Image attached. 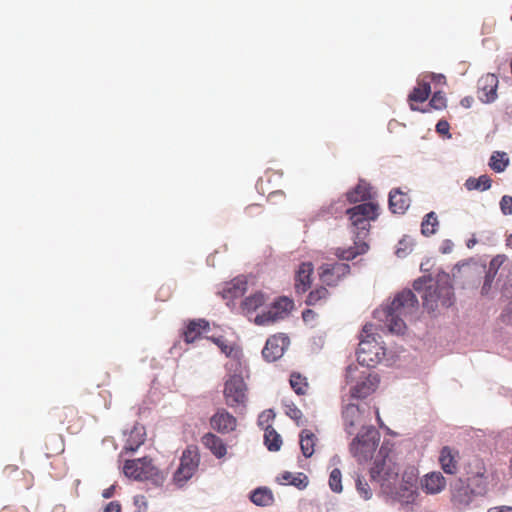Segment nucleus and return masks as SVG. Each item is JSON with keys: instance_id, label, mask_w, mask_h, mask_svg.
I'll use <instances>...</instances> for the list:
<instances>
[{"instance_id": "nucleus-1", "label": "nucleus", "mask_w": 512, "mask_h": 512, "mask_svg": "<svg viewBox=\"0 0 512 512\" xmlns=\"http://www.w3.org/2000/svg\"><path fill=\"white\" fill-rule=\"evenodd\" d=\"M346 215L355 234V246L348 249H339L337 256L343 260H352L368 250V244L364 239L369 234L371 222L375 221L379 215V205L374 202L360 203L347 209Z\"/></svg>"}, {"instance_id": "nucleus-2", "label": "nucleus", "mask_w": 512, "mask_h": 512, "mask_svg": "<svg viewBox=\"0 0 512 512\" xmlns=\"http://www.w3.org/2000/svg\"><path fill=\"white\" fill-rule=\"evenodd\" d=\"M417 308L418 299L411 290L398 293L391 304L383 310L389 331L397 335L403 334L406 330L404 318L414 314Z\"/></svg>"}, {"instance_id": "nucleus-3", "label": "nucleus", "mask_w": 512, "mask_h": 512, "mask_svg": "<svg viewBox=\"0 0 512 512\" xmlns=\"http://www.w3.org/2000/svg\"><path fill=\"white\" fill-rule=\"evenodd\" d=\"M346 378L348 383L354 382L350 387V395L356 399H365L373 394L380 382L378 374L367 368L359 370L357 366L348 367Z\"/></svg>"}, {"instance_id": "nucleus-4", "label": "nucleus", "mask_w": 512, "mask_h": 512, "mask_svg": "<svg viewBox=\"0 0 512 512\" xmlns=\"http://www.w3.org/2000/svg\"><path fill=\"white\" fill-rule=\"evenodd\" d=\"M423 306L430 312L437 308H448L453 304V287L447 279L438 280L426 287L422 295Z\"/></svg>"}, {"instance_id": "nucleus-5", "label": "nucleus", "mask_w": 512, "mask_h": 512, "mask_svg": "<svg viewBox=\"0 0 512 512\" xmlns=\"http://www.w3.org/2000/svg\"><path fill=\"white\" fill-rule=\"evenodd\" d=\"M380 440L379 432L373 427H363L350 444V453L358 462H366L373 454Z\"/></svg>"}, {"instance_id": "nucleus-6", "label": "nucleus", "mask_w": 512, "mask_h": 512, "mask_svg": "<svg viewBox=\"0 0 512 512\" xmlns=\"http://www.w3.org/2000/svg\"><path fill=\"white\" fill-rule=\"evenodd\" d=\"M371 329V324H366L363 327L361 335L362 338L357 349V361L367 369L375 366L384 355L383 348L375 341V339H369Z\"/></svg>"}, {"instance_id": "nucleus-7", "label": "nucleus", "mask_w": 512, "mask_h": 512, "mask_svg": "<svg viewBox=\"0 0 512 512\" xmlns=\"http://www.w3.org/2000/svg\"><path fill=\"white\" fill-rule=\"evenodd\" d=\"M223 396L227 406L244 407L248 400V387L242 375L231 374L224 382Z\"/></svg>"}, {"instance_id": "nucleus-8", "label": "nucleus", "mask_w": 512, "mask_h": 512, "mask_svg": "<svg viewBox=\"0 0 512 512\" xmlns=\"http://www.w3.org/2000/svg\"><path fill=\"white\" fill-rule=\"evenodd\" d=\"M200 455L196 448H187L183 451L180 464L174 473L173 479L178 486H183L197 471Z\"/></svg>"}, {"instance_id": "nucleus-9", "label": "nucleus", "mask_w": 512, "mask_h": 512, "mask_svg": "<svg viewBox=\"0 0 512 512\" xmlns=\"http://www.w3.org/2000/svg\"><path fill=\"white\" fill-rule=\"evenodd\" d=\"M294 308V301L288 297L278 298L268 311L255 317V324L264 326L284 319Z\"/></svg>"}, {"instance_id": "nucleus-10", "label": "nucleus", "mask_w": 512, "mask_h": 512, "mask_svg": "<svg viewBox=\"0 0 512 512\" xmlns=\"http://www.w3.org/2000/svg\"><path fill=\"white\" fill-rule=\"evenodd\" d=\"M124 474L135 480H147L156 474V468L152 464V460L143 457L134 460H127L123 467Z\"/></svg>"}, {"instance_id": "nucleus-11", "label": "nucleus", "mask_w": 512, "mask_h": 512, "mask_svg": "<svg viewBox=\"0 0 512 512\" xmlns=\"http://www.w3.org/2000/svg\"><path fill=\"white\" fill-rule=\"evenodd\" d=\"M349 273L350 266L347 263H325L319 268V278L327 286H336Z\"/></svg>"}, {"instance_id": "nucleus-12", "label": "nucleus", "mask_w": 512, "mask_h": 512, "mask_svg": "<svg viewBox=\"0 0 512 512\" xmlns=\"http://www.w3.org/2000/svg\"><path fill=\"white\" fill-rule=\"evenodd\" d=\"M289 338L284 334L273 335L267 339L262 350L263 357L270 362L281 358L289 346Z\"/></svg>"}, {"instance_id": "nucleus-13", "label": "nucleus", "mask_w": 512, "mask_h": 512, "mask_svg": "<svg viewBox=\"0 0 512 512\" xmlns=\"http://www.w3.org/2000/svg\"><path fill=\"white\" fill-rule=\"evenodd\" d=\"M373 481L378 482L383 488H391L398 479V472L387 466L386 461L376 462L370 470Z\"/></svg>"}, {"instance_id": "nucleus-14", "label": "nucleus", "mask_w": 512, "mask_h": 512, "mask_svg": "<svg viewBox=\"0 0 512 512\" xmlns=\"http://www.w3.org/2000/svg\"><path fill=\"white\" fill-rule=\"evenodd\" d=\"M210 426L220 434H228L236 429L237 419L227 410L221 408L210 418Z\"/></svg>"}, {"instance_id": "nucleus-15", "label": "nucleus", "mask_w": 512, "mask_h": 512, "mask_svg": "<svg viewBox=\"0 0 512 512\" xmlns=\"http://www.w3.org/2000/svg\"><path fill=\"white\" fill-rule=\"evenodd\" d=\"M498 83L497 76L492 73H487L478 80V97L483 103H491L497 98Z\"/></svg>"}, {"instance_id": "nucleus-16", "label": "nucleus", "mask_w": 512, "mask_h": 512, "mask_svg": "<svg viewBox=\"0 0 512 512\" xmlns=\"http://www.w3.org/2000/svg\"><path fill=\"white\" fill-rule=\"evenodd\" d=\"M475 492L469 485L460 483L452 490L451 502L457 511H463L472 503Z\"/></svg>"}, {"instance_id": "nucleus-17", "label": "nucleus", "mask_w": 512, "mask_h": 512, "mask_svg": "<svg viewBox=\"0 0 512 512\" xmlns=\"http://www.w3.org/2000/svg\"><path fill=\"white\" fill-rule=\"evenodd\" d=\"M54 417L60 424L67 425L66 429L71 434L76 433L80 428V417L75 407L66 406L56 409Z\"/></svg>"}, {"instance_id": "nucleus-18", "label": "nucleus", "mask_w": 512, "mask_h": 512, "mask_svg": "<svg viewBox=\"0 0 512 512\" xmlns=\"http://www.w3.org/2000/svg\"><path fill=\"white\" fill-rule=\"evenodd\" d=\"M342 417L344 421V427L347 433L353 434L354 430L358 426L366 427L364 425V416L360 407L355 404H348L345 406L342 412Z\"/></svg>"}, {"instance_id": "nucleus-19", "label": "nucleus", "mask_w": 512, "mask_h": 512, "mask_svg": "<svg viewBox=\"0 0 512 512\" xmlns=\"http://www.w3.org/2000/svg\"><path fill=\"white\" fill-rule=\"evenodd\" d=\"M460 459L459 451L450 446H444L439 453V464L446 474H456Z\"/></svg>"}, {"instance_id": "nucleus-20", "label": "nucleus", "mask_w": 512, "mask_h": 512, "mask_svg": "<svg viewBox=\"0 0 512 512\" xmlns=\"http://www.w3.org/2000/svg\"><path fill=\"white\" fill-rule=\"evenodd\" d=\"M314 268L311 262H303L299 265L295 275L294 288L297 294H304L311 287Z\"/></svg>"}, {"instance_id": "nucleus-21", "label": "nucleus", "mask_w": 512, "mask_h": 512, "mask_svg": "<svg viewBox=\"0 0 512 512\" xmlns=\"http://www.w3.org/2000/svg\"><path fill=\"white\" fill-rule=\"evenodd\" d=\"M420 485L425 493L437 494L446 487V479L440 472L434 471L424 475Z\"/></svg>"}, {"instance_id": "nucleus-22", "label": "nucleus", "mask_w": 512, "mask_h": 512, "mask_svg": "<svg viewBox=\"0 0 512 512\" xmlns=\"http://www.w3.org/2000/svg\"><path fill=\"white\" fill-rule=\"evenodd\" d=\"M201 443L218 459L225 457L227 454V446L224 441L211 432L202 436Z\"/></svg>"}, {"instance_id": "nucleus-23", "label": "nucleus", "mask_w": 512, "mask_h": 512, "mask_svg": "<svg viewBox=\"0 0 512 512\" xmlns=\"http://www.w3.org/2000/svg\"><path fill=\"white\" fill-rule=\"evenodd\" d=\"M410 206V198L401 189L395 188L389 193V208L394 214H403Z\"/></svg>"}, {"instance_id": "nucleus-24", "label": "nucleus", "mask_w": 512, "mask_h": 512, "mask_svg": "<svg viewBox=\"0 0 512 512\" xmlns=\"http://www.w3.org/2000/svg\"><path fill=\"white\" fill-rule=\"evenodd\" d=\"M505 259L506 258L504 255H497L490 261L488 270L485 275V280L481 289V293L483 295L488 294L489 291L491 290L495 276L501 265L504 263Z\"/></svg>"}, {"instance_id": "nucleus-25", "label": "nucleus", "mask_w": 512, "mask_h": 512, "mask_svg": "<svg viewBox=\"0 0 512 512\" xmlns=\"http://www.w3.org/2000/svg\"><path fill=\"white\" fill-rule=\"evenodd\" d=\"M209 329V322L204 319L192 320L188 323L183 332V337L186 343H193L196 341L203 331Z\"/></svg>"}, {"instance_id": "nucleus-26", "label": "nucleus", "mask_w": 512, "mask_h": 512, "mask_svg": "<svg viewBox=\"0 0 512 512\" xmlns=\"http://www.w3.org/2000/svg\"><path fill=\"white\" fill-rule=\"evenodd\" d=\"M431 93V87L430 84L425 80H419L417 82V86L414 87L412 92L408 96V101L410 103V108L413 111L419 110L417 107L414 106V102H424L428 99L429 95Z\"/></svg>"}, {"instance_id": "nucleus-27", "label": "nucleus", "mask_w": 512, "mask_h": 512, "mask_svg": "<svg viewBox=\"0 0 512 512\" xmlns=\"http://www.w3.org/2000/svg\"><path fill=\"white\" fill-rule=\"evenodd\" d=\"M347 200L350 203H367L371 198V187L368 183L360 181L352 190L346 194Z\"/></svg>"}, {"instance_id": "nucleus-28", "label": "nucleus", "mask_w": 512, "mask_h": 512, "mask_svg": "<svg viewBox=\"0 0 512 512\" xmlns=\"http://www.w3.org/2000/svg\"><path fill=\"white\" fill-rule=\"evenodd\" d=\"M145 436L146 433L144 427H133L126 437L124 450L135 452L144 443Z\"/></svg>"}, {"instance_id": "nucleus-29", "label": "nucleus", "mask_w": 512, "mask_h": 512, "mask_svg": "<svg viewBox=\"0 0 512 512\" xmlns=\"http://www.w3.org/2000/svg\"><path fill=\"white\" fill-rule=\"evenodd\" d=\"M278 480L282 484L293 485L298 489H304L308 485V477L304 473H291L284 472L278 477Z\"/></svg>"}, {"instance_id": "nucleus-30", "label": "nucleus", "mask_w": 512, "mask_h": 512, "mask_svg": "<svg viewBox=\"0 0 512 512\" xmlns=\"http://www.w3.org/2000/svg\"><path fill=\"white\" fill-rule=\"evenodd\" d=\"M266 299L262 292H256L246 297L241 303V309L245 314L255 312L259 307L264 305Z\"/></svg>"}, {"instance_id": "nucleus-31", "label": "nucleus", "mask_w": 512, "mask_h": 512, "mask_svg": "<svg viewBox=\"0 0 512 512\" xmlns=\"http://www.w3.org/2000/svg\"><path fill=\"white\" fill-rule=\"evenodd\" d=\"M250 500L257 506H270L274 502V497L270 489L260 487L251 493Z\"/></svg>"}, {"instance_id": "nucleus-32", "label": "nucleus", "mask_w": 512, "mask_h": 512, "mask_svg": "<svg viewBox=\"0 0 512 512\" xmlns=\"http://www.w3.org/2000/svg\"><path fill=\"white\" fill-rule=\"evenodd\" d=\"M316 436L313 432L305 429L300 434V447L303 455L306 458L311 457L314 454V447L316 443Z\"/></svg>"}, {"instance_id": "nucleus-33", "label": "nucleus", "mask_w": 512, "mask_h": 512, "mask_svg": "<svg viewBox=\"0 0 512 512\" xmlns=\"http://www.w3.org/2000/svg\"><path fill=\"white\" fill-rule=\"evenodd\" d=\"M491 185H492V180L486 174H483L478 178L469 177L465 181V184H464L465 188L468 191H472V190L486 191V190L490 189Z\"/></svg>"}, {"instance_id": "nucleus-34", "label": "nucleus", "mask_w": 512, "mask_h": 512, "mask_svg": "<svg viewBox=\"0 0 512 512\" xmlns=\"http://www.w3.org/2000/svg\"><path fill=\"white\" fill-rule=\"evenodd\" d=\"M246 290V282L243 280L235 279L234 281L227 284L223 289L224 298H238L244 294Z\"/></svg>"}, {"instance_id": "nucleus-35", "label": "nucleus", "mask_w": 512, "mask_h": 512, "mask_svg": "<svg viewBox=\"0 0 512 512\" xmlns=\"http://www.w3.org/2000/svg\"><path fill=\"white\" fill-rule=\"evenodd\" d=\"M290 386L298 395H306L309 390V383L307 378L298 372H293L290 375Z\"/></svg>"}, {"instance_id": "nucleus-36", "label": "nucleus", "mask_w": 512, "mask_h": 512, "mask_svg": "<svg viewBox=\"0 0 512 512\" xmlns=\"http://www.w3.org/2000/svg\"><path fill=\"white\" fill-rule=\"evenodd\" d=\"M329 297V291L327 288L320 286L316 287L308 294L305 303L308 306L321 305L327 301Z\"/></svg>"}, {"instance_id": "nucleus-37", "label": "nucleus", "mask_w": 512, "mask_h": 512, "mask_svg": "<svg viewBox=\"0 0 512 512\" xmlns=\"http://www.w3.org/2000/svg\"><path fill=\"white\" fill-rule=\"evenodd\" d=\"M438 226V217L435 212L431 211L425 215L421 223V233L427 237L431 236L436 233Z\"/></svg>"}, {"instance_id": "nucleus-38", "label": "nucleus", "mask_w": 512, "mask_h": 512, "mask_svg": "<svg viewBox=\"0 0 512 512\" xmlns=\"http://www.w3.org/2000/svg\"><path fill=\"white\" fill-rule=\"evenodd\" d=\"M510 161L505 152L495 151L490 157L489 166L495 172H503L509 165Z\"/></svg>"}, {"instance_id": "nucleus-39", "label": "nucleus", "mask_w": 512, "mask_h": 512, "mask_svg": "<svg viewBox=\"0 0 512 512\" xmlns=\"http://www.w3.org/2000/svg\"><path fill=\"white\" fill-rule=\"evenodd\" d=\"M264 442L269 451H278L282 445L281 436L271 426L265 429Z\"/></svg>"}, {"instance_id": "nucleus-40", "label": "nucleus", "mask_w": 512, "mask_h": 512, "mask_svg": "<svg viewBox=\"0 0 512 512\" xmlns=\"http://www.w3.org/2000/svg\"><path fill=\"white\" fill-rule=\"evenodd\" d=\"M330 489L334 493H341L343 491L342 486V473L340 469L334 468L329 475V481H328Z\"/></svg>"}, {"instance_id": "nucleus-41", "label": "nucleus", "mask_w": 512, "mask_h": 512, "mask_svg": "<svg viewBox=\"0 0 512 512\" xmlns=\"http://www.w3.org/2000/svg\"><path fill=\"white\" fill-rule=\"evenodd\" d=\"M356 490L364 500H370L372 498L373 492L369 484L360 476L356 479Z\"/></svg>"}, {"instance_id": "nucleus-42", "label": "nucleus", "mask_w": 512, "mask_h": 512, "mask_svg": "<svg viewBox=\"0 0 512 512\" xmlns=\"http://www.w3.org/2000/svg\"><path fill=\"white\" fill-rule=\"evenodd\" d=\"M212 342L216 344L222 353H224L227 357L233 356V352L235 351V346L228 343L223 337L211 338Z\"/></svg>"}, {"instance_id": "nucleus-43", "label": "nucleus", "mask_w": 512, "mask_h": 512, "mask_svg": "<svg viewBox=\"0 0 512 512\" xmlns=\"http://www.w3.org/2000/svg\"><path fill=\"white\" fill-rule=\"evenodd\" d=\"M429 106L436 110H442L446 107V98L443 92L437 91L432 95Z\"/></svg>"}, {"instance_id": "nucleus-44", "label": "nucleus", "mask_w": 512, "mask_h": 512, "mask_svg": "<svg viewBox=\"0 0 512 512\" xmlns=\"http://www.w3.org/2000/svg\"><path fill=\"white\" fill-rule=\"evenodd\" d=\"M64 451V442L61 438L55 439V445L53 448H49L46 446V455L47 457H52L54 455H58Z\"/></svg>"}, {"instance_id": "nucleus-45", "label": "nucleus", "mask_w": 512, "mask_h": 512, "mask_svg": "<svg viewBox=\"0 0 512 512\" xmlns=\"http://www.w3.org/2000/svg\"><path fill=\"white\" fill-rule=\"evenodd\" d=\"M500 209L504 215L512 214V197L509 195H504L500 201Z\"/></svg>"}, {"instance_id": "nucleus-46", "label": "nucleus", "mask_w": 512, "mask_h": 512, "mask_svg": "<svg viewBox=\"0 0 512 512\" xmlns=\"http://www.w3.org/2000/svg\"><path fill=\"white\" fill-rule=\"evenodd\" d=\"M286 414L291 419L295 420L297 422V424H300V420L302 418V412L296 406H294V405L287 406Z\"/></svg>"}, {"instance_id": "nucleus-47", "label": "nucleus", "mask_w": 512, "mask_h": 512, "mask_svg": "<svg viewBox=\"0 0 512 512\" xmlns=\"http://www.w3.org/2000/svg\"><path fill=\"white\" fill-rule=\"evenodd\" d=\"M450 125L446 120H440L436 124V131L439 134L447 135L449 133Z\"/></svg>"}, {"instance_id": "nucleus-48", "label": "nucleus", "mask_w": 512, "mask_h": 512, "mask_svg": "<svg viewBox=\"0 0 512 512\" xmlns=\"http://www.w3.org/2000/svg\"><path fill=\"white\" fill-rule=\"evenodd\" d=\"M103 512H122L121 504L118 501H111L104 507Z\"/></svg>"}, {"instance_id": "nucleus-49", "label": "nucleus", "mask_w": 512, "mask_h": 512, "mask_svg": "<svg viewBox=\"0 0 512 512\" xmlns=\"http://www.w3.org/2000/svg\"><path fill=\"white\" fill-rule=\"evenodd\" d=\"M316 313L312 309H306L302 312V318L305 322L314 320Z\"/></svg>"}, {"instance_id": "nucleus-50", "label": "nucleus", "mask_w": 512, "mask_h": 512, "mask_svg": "<svg viewBox=\"0 0 512 512\" xmlns=\"http://www.w3.org/2000/svg\"><path fill=\"white\" fill-rule=\"evenodd\" d=\"M487 512H512V506H495L490 508Z\"/></svg>"}, {"instance_id": "nucleus-51", "label": "nucleus", "mask_w": 512, "mask_h": 512, "mask_svg": "<svg viewBox=\"0 0 512 512\" xmlns=\"http://www.w3.org/2000/svg\"><path fill=\"white\" fill-rule=\"evenodd\" d=\"M260 209H261V206L258 205V204H252V205H249L247 208H246V212L248 214H253L254 212H260Z\"/></svg>"}, {"instance_id": "nucleus-52", "label": "nucleus", "mask_w": 512, "mask_h": 512, "mask_svg": "<svg viewBox=\"0 0 512 512\" xmlns=\"http://www.w3.org/2000/svg\"><path fill=\"white\" fill-rule=\"evenodd\" d=\"M114 494V486H111L107 489H105L102 493V496L106 499L111 498Z\"/></svg>"}, {"instance_id": "nucleus-53", "label": "nucleus", "mask_w": 512, "mask_h": 512, "mask_svg": "<svg viewBox=\"0 0 512 512\" xmlns=\"http://www.w3.org/2000/svg\"><path fill=\"white\" fill-rule=\"evenodd\" d=\"M471 101H472V99H470V98H464L461 100V104H462V106L468 108L471 105Z\"/></svg>"}, {"instance_id": "nucleus-54", "label": "nucleus", "mask_w": 512, "mask_h": 512, "mask_svg": "<svg viewBox=\"0 0 512 512\" xmlns=\"http://www.w3.org/2000/svg\"><path fill=\"white\" fill-rule=\"evenodd\" d=\"M430 77L437 82H441L442 80L445 79V77L443 75H436V74H431Z\"/></svg>"}, {"instance_id": "nucleus-55", "label": "nucleus", "mask_w": 512, "mask_h": 512, "mask_svg": "<svg viewBox=\"0 0 512 512\" xmlns=\"http://www.w3.org/2000/svg\"><path fill=\"white\" fill-rule=\"evenodd\" d=\"M506 246L512 248V234L507 237Z\"/></svg>"}, {"instance_id": "nucleus-56", "label": "nucleus", "mask_w": 512, "mask_h": 512, "mask_svg": "<svg viewBox=\"0 0 512 512\" xmlns=\"http://www.w3.org/2000/svg\"><path fill=\"white\" fill-rule=\"evenodd\" d=\"M421 282L420 281H415L414 284H413V287L416 291H420L421 290Z\"/></svg>"}, {"instance_id": "nucleus-57", "label": "nucleus", "mask_w": 512, "mask_h": 512, "mask_svg": "<svg viewBox=\"0 0 512 512\" xmlns=\"http://www.w3.org/2000/svg\"><path fill=\"white\" fill-rule=\"evenodd\" d=\"M376 415H377V420L380 422V421H381V419H380V416H379V412H378V410L376 411Z\"/></svg>"}]
</instances>
